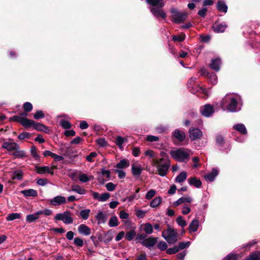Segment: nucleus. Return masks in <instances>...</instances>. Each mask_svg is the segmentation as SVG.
<instances>
[{"label": "nucleus", "instance_id": "obj_7", "mask_svg": "<svg viewBox=\"0 0 260 260\" xmlns=\"http://www.w3.org/2000/svg\"><path fill=\"white\" fill-rule=\"evenodd\" d=\"M200 112L203 116L208 117L214 112V110L212 105L210 104H206L205 105L201 107Z\"/></svg>", "mask_w": 260, "mask_h": 260}, {"label": "nucleus", "instance_id": "obj_40", "mask_svg": "<svg viewBox=\"0 0 260 260\" xmlns=\"http://www.w3.org/2000/svg\"><path fill=\"white\" fill-rule=\"evenodd\" d=\"M144 230L147 234H151L153 233V226L150 223H146L144 225Z\"/></svg>", "mask_w": 260, "mask_h": 260}, {"label": "nucleus", "instance_id": "obj_55", "mask_svg": "<svg viewBox=\"0 0 260 260\" xmlns=\"http://www.w3.org/2000/svg\"><path fill=\"white\" fill-rule=\"evenodd\" d=\"M23 109L26 112H30L32 109V106L30 103L26 102L23 105Z\"/></svg>", "mask_w": 260, "mask_h": 260}, {"label": "nucleus", "instance_id": "obj_18", "mask_svg": "<svg viewBox=\"0 0 260 260\" xmlns=\"http://www.w3.org/2000/svg\"><path fill=\"white\" fill-rule=\"evenodd\" d=\"M192 201V199L189 196H185L179 198L178 200L173 203L174 207H177L180 204L184 203H191Z\"/></svg>", "mask_w": 260, "mask_h": 260}, {"label": "nucleus", "instance_id": "obj_13", "mask_svg": "<svg viewBox=\"0 0 260 260\" xmlns=\"http://www.w3.org/2000/svg\"><path fill=\"white\" fill-rule=\"evenodd\" d=\"M161 8H160L159 6L157 7H152L150 9V11L153 15L156 17H160L162 18H165L166 17V14L164 11L161 9Z\"/></svg>", "mask_w": 260, "mask_h": 260}, {"label": "nucleus", "instance_id": "obj_35", "mask_svg": "<svg viewBox=\"0 0 260 260\" xmlns=\"http://www.w3.org/2000/svg\"><path fill=\"white\" fill-rule=\"evenodd\" d=\"M126 141H127L126 139L120 136H118L117 137H116V140H115L116 144H117V145L118 146V147H119V148L120 149H123L122 144L124 142H126Z\"/></svg>", "mask_w": 260, "mask_h": 260}, {"label": "nucleus", "instance_id": "obj_37", "mask_svg": "<svg viewBox=\"0 0 260 260\" xmlns=\"http://www.w3.org/2000/svg\"><path fill=\"white\" fill-rule=\"evenodd\" d=\"M118 223L117 218L116 216H112L109 220L108 225L110 227H115L118 226Z\"/></svg>", "mask_w": 260, "mask_h": 260}, {"label": "nucleus", "instance_id": "obj_14", "mask_svg": "<svg viewBox=\"0 0 260 260\" xmlns=\"http://www.w3.org/2000/svg\"><path fill=\"white\" fill-rule=\"evenodd\" d=\"M227 25L225 22L214 23L212 26L213 29L215 32L220 33L223 32L226 29Z\"/></svg>", "mask_w": 260, "mask_h": 260}, {"label": "nucleus", "instance_id": "obj_1", "mask_svg": "<svg viewBox=\"0 0 260 260\" xmlns=\"http://www.w3.org/2000/svg\"><path fill=\"white\" fill-rule=\"evenodd\" d=\"M161 158L154 159L151 161V165L156 169V174L160 176H165L170 167V161L168 159L167 154L165 152L160 153Z\"/></svg>", "mask_w": 260, "mask_h": 260}, {"label": "nucleus", "instance_id": "obj_56", "mask_svg": "<svg viewBox=\"0 0 260 260\" xmlns=\"http://www.w3.org/2000/svg\"><path fill=\"white\" fill-rule=\"evenodd\" d=\"M209 81L212 84H215L217 82V77L214 73H212L209 75Z\"/></svg>", "mask_w": 260, "mask_h": 260}, {"label": "nucleus", "instance_id": "obj_21", "mask_svg": "<svg viewBox=\"0 0 260 260\" xmlns=\"http://www.w3.org/2000/svg\"><path fill=\"white\" fill-rule=\"evenodd\" d=\"M78 231L80 234L86 236L89 235L91 233L90 229L84 224H82L79 226Z\"/></svg>", "mask_w": 260, "mask_h": 260}, {"label": "nucleus", "instance_id": "obj_23", "mask_svg": "<svg viewBox=\"0 0 260 260\" xmlns=\"http://www.w3.org/2000/svg\"><path fill=\"white\" fill-rule=\"evenodd\" d=\"M33 127L37 131H43L46 133L49 131L47 126L42 123L37 122L36 121L34 122Z\"/></svg>", "mask_w": 260, "mask_h": 260}, {"label": "nucleus", "instance_id": "obj_31", "mask_svg": "<svg viewBox=\"0 0 260 260\" xmlns=\"http://www.w3.org/2000/svg\"><path fill=\"white\" fill-rule=\"evenodd\" d=\"M71 188L72 191L77 192L80 194H84L86 193V190L78 185H72Z\"/></svg>", "mask_w": 260, "mask_h": 260}, {"label": "nucleus", "instance_id": "obj_5", "mask_svg": "<svg viewBox=\"0 0 260 260\" xmlns=\"http://www.w3.org/2000/svg\"><path fill=\"white\" fill-rule=\"evenodd\" d=\"M162 236L169 244H174L177 241V233L171 228L164 231Z\"/></svg>", "mask_w": 260, "mask_h": 260}, {"label": "nucleus", "instance_id": "obj_41", "mask_svg": "<svg viewBox=\"0 0 260 260\" xmlns=\"http://www.w3.org/2000/svg\"><path fill=\"white\" fill-rule=\"evenodd\" d=\"M90 213V209H85L80 211V215L82 219L86 220L88 218Z\"/></svg>", "mask_w": 260, "mask_h": 260}, {"label": "nucleus", "instance_id": "obj_12", "mask_svg": "<svg viewBox=\"0 0 260 260\" xmlns=\"http://www.w3.org/2000/svg\"><path fill=\"white\" fill-rule=\"evenodd\" d=\"M18 145L15 142H4L2 146L4 149L7 150L9 152L14 151L18 148Z\"/></svg>", "mask_w": 260, "mask_h": 260}, {"label": "nucleus", "instance_id": "obj_25", "mask_svg": "<svg viewBox=\"0 0 260 260\" xmlns=\"http://www.w3.org/2000/svg\"><path fill=\"white\" fill-rule=\"evenodd\" d=\"M147 3L153 6H159L160 8H162L164 6L165 4L163 0H146Z\"/></svg>", "mask_w": 260, "mask_h": 260}, {"label": "nucleus", "instance_id": "obj_3", "mask_svg": "<svg viewBox=\"0 0 260 260\" xmlns=\"http://www.w3.org/2000/svg\"><path fill=\"white\" fill-rule=\"evenodd\" d=\"M171 157L179 162H184L187 160L190 155V151L184 148H180L170 151Z\"/></svg>", "mask_w": 260, "mask_h": 260}, {"label": "nucleus", "instance_id": "obj_42", "mask_svg": "<svg viewBox=\"0 0 260 260\" xmlns=\"http://www.w3.org/2000/svg\"><path fill=\"white\" fill-rule=\"evenodd\" d=\"M245 260H260V251H256L250 254Z\"/></svg>", "mask_w": 260, "mask_h": 260}, {"label": "nucleus", "instance_id": "obj_49", "mask_svg": "<svg viewBox=\"0 0 260 260\" xmlns=\"http://www.w3.org/2000/svg\"><path fill=\"white\" fill-rule=\"evenodd\" d=\"M190 245V242L189 241H187V242H180L179 244H178V245L177 246L178 247V249L179 250H182L185 248H187Z\"/></svg>", "mask_w": 260, "mask_h": 260}, {"label": "nucleus", "instance_id": "obj_61", "mask_svg": "<svg viewBox=\"0 0 260 260\" xmlns=\"http://www.w3.org/2000/svg\"><path fill=\"white\" fill-rule=\"evenodd\" d=\"M110 197V195L109 193H104L100 195V201L101 202H105Z\"/></svg>", "mask_w": 260, "mask_h": 260}, {"label": "nucleus", "instance_id": "obj_47", "mask_svg": "<svg viewBox=\"0 0 260 260\" xmlns=\"http://www.w3.org/2000/svg\"><path fill=\"white\" fill-rule=\"evenodd\" d=\"M172 38L175 42H182L185 40V35L182 33L178 36H173Z\"/></svg>", "mask_w": 260, "mask_h": 260}, {"label": "nucleus", "instance_id": "obj_16", "mask_svg": "<svg viewBox=\"0 0 260 260\" xmlns=\"http://www.w3.org/2000/svg\"><path fill=\"white\" fill-rule=\"evenodd\" d=\"M173 136L178 141L182 142L185 139V134L184 131L176 129L173 132Z\"/></svg>", "mask_w": 260, "mask_h": 260}, {"label": "nucleus", "instance_id": "obj_44", "mask_svg": "<svg viewBox=\"0 0 260 260\" xmlns=\"http://www.w3.org/2000/svg\"><path fill=\"white\" fill-rule=\"evenodd\" d=\"M13 155L17 157H23L25 156V152L19 149V147L14 151Z\"/></svg>", "mask_w": 260, "mask_h": 260}, {"label": "nucleus", "instance_id": "obj_2", "mask_svg": "<svg viewBox=\"0 0 260 260\" xmlns=\"http://www.w3.org/2000/svg\"><path fill=\"white\" fill-rule=\"evenodd\" d=\"M240 98L236 94H228L222 99L221 105L230 112H237L241 109Z\"/></svg>", "mask_w": 260, "mask_h": 260}, {"label": "nucleus", "instance_id": "obj_64", "mask_svg": "<svg viewBox=\"0 0 260 260\" xmlns=\"http://www.w3.org/2000/svg\"><path fill=\"white\" fill-rule=\"evenodd\" d=\"M61 125L65 129H68L71 127V123L67 120H62L61 121Z\"/></svg>", "mask_w": 260, "mask_h": 260}, {"label": "nucleus", "instance_id": "obj_59", "mask_svg": "<svg viewBox=\"0 0 260 260\" xmlns=\"http://www.w3.org/2000/svg\"><path fill=\"white\" fill-rule=\"evenodd\" d=\"M157 247L160 250H165L167 248V244L165 242L160 241L158 244Z\"/></svg>", "mask_w": 260, "mask_h": 260}, {"label": "nucleus", "instance_id": "obj_38", "mask_svg": "<svg viewBox=\"0 0 260 260\" xmlns=\"http://www.w3.org/2000/svg\"><path fill=\"white\" fill-rule=\"evenodd\" d=\"M161 203V198L160 197L155 198L150 203V206L152 208L157 207Z\"/></svg>", "mask_w": 260, "mask_h": 260}, {"label": "nucleus", "instance_id": "obj_19", "mask_svg": "<svg viewBox=\"0 0 260 260\" xmlns=\"http://www.w3.org/2000/svg\"><path fill=\"white\" fill-rule=\"evenodd\" d=\"M218 174V170L216 169H213L211 172L206 174L204 176V178L206 181L212 182L214 180Z\"/></svg>", "mask_w": 260, "mask_h": 260}, {"label": "nucleus", "instance_id": "obj_22", "mask_svg": "<svg viewBox=\"0 0 260 260\" xmlns=\"http://www.w3.org/2000/svg\"><path fill=\"white\" fill-rule=\"evenodd\" d=\"M40 216V213L39 211L31 214H29L26 216V220L29 223H31L37 219H39Z\"/></svg>", "mask_w": 260, "mask_h": 260}, {"label": "nucleus", "instance_id": "obj_8", "mask_svg": "<svg viewBox=\"0 0 260 260\" xmlns=\"http://www.w3.org/2000/svg\"><path fill=\"white\" fill-rule=\"evenodd\" d=\"M189 137L191 140H196L201 138L203 135L202 131L197 128H191L189 131Z\"/></svg>", "mask_w": 260, "mask_h": 260}, {"label": "nucleus", "instance_id": "obj_46", "mask_svg": "<svg viewBox=\"0 0 260 260\" xmlns=\"http://www.w3.org/2000/svg\"><path fill=\"white\" fill-rule=\"evenodd\" d=\"M136 236V233L134 230H131L126 233L125 238L128 241L132 240Z\"/></svg>", "mask_w": 260, "mask_h": 260}, {"label": "nucleus", "instance_id": "obj_63", "mask_svg": "<svg viewBox=\"0 0 260 260\" xmlns=\"http://www.w3.org/2000/svg\"><path fill=\"white\" fill-rule=\"evenodd\" d=\"M146 140L147 141L151 142H156L158 141L159 137L157 136H154L152 135H148L147 136Z\"/></svg>", "mask_w": 260, "mask_h": 260}, {"label": "nucleus", "instance_id": "obj_50", "mask_svg": "<svg viewBox=\"0 0 260 260\" xmlns=\"http://www.w3.org/2000/svg\"><path fill=\"white\" fill-rule=\"evenodd\" d=\"M179 251L177 246H175L173 248H170L167 249L166 252L169 254L176 253Z\"/></svg>", "mask_w": 260, "mask_h": 260}, {"label": "nucleus", "instance_id": "obj_45", "mask_svg": "<svg viewBox=\"0 0 260 260\" xmlns=\"http://www.w3.org/2000/svg\"><path fill=\"white\" fill-rule=\"evenodd\" d=\"M198 88L199 89L197 90V91L200 94H203V98H205L208 96L209 94V91L208 90L201 87H199Z\"/></svg>", "mask_w": 260, "mask_h": 260}, {"label": "nucleus", "instance_id": "obj_28", "mask_svg": "<svg viewBox=\"0 0 260 260\" xmlns=\"http://www.w3.org/2000/svg\"><path fill=\"white\" fill-rule=\"evenodd\" d=\"M78 179L80 181L85 183L89 180H92L93 179V177L92 175L88 176L86 174L81 173L79 175Z\"/></svg>", "mask_w": 260, "mask_h": 260}, {"label": "nucleus", "instance_id": "obj_58", "mask_svg": "<svg viewBox=\"0 0 260 260\" xmlns=\"http://www.w3.org/2000/svg\"><path fill=\"white\" fill-rule=\"evenodd\" d=\"M23 118L24 117H22L21 116H19H19L15 115V116H13L11 117L10 118V120L11 121H14L18 122H19L21 124V122H22Z\"/></svg>", "mask_w": 260, "mask_h": 260}, {"label": "nucleus", "instance_id": "obj_26", "mask_svg": "<svg viewBox=\"0 0 260 260\" xmlns=\"http://www.w3.org/2000/svg\"><path fill=\"white\" fill-rule=\"evenodd\" d=\"M233 128L243 135L246 134L247 130L243 124L239 123L233 126Z\"/></svg>", "mask_w": 260, "mask_h": 260}, {"label": "nucleus", "instance_id": "obj_39", "mask_svg": "<svg viewBox=\"0 0 260 260\" xmlns=\"http://www.w3.org/2000/svg\"><path fill=\"white\" fill-rule=\"evenodd\" d=\"M23 173L22 171L20 170H17L13 172L12 179L13 180L17 179L21 180L22 178Z\"/></svg>", "mask_w": 260, "mask_h": 260}, {"label": "nucleus", "instance_id": "obj_57", "mask_svg": "<svg viewBox=\"0 0 260 260\" xmlns=\"http://www.w3.org/2000/svg\"><path fill=\"white\" fill-rule=\"evenodd\" d=\"M136 216L139 217V218H143L147 212L146 211H144V210H136Z\"/></svg>", "mask_w": 260, "mask_h": 260}, {"label": "nucleus", "instance_id": "obj_11", "mask_svg": "<svg viewBox=\"0 0 260 260\" xmlns=\"http://www.w3.org/2000/svg\"><path fill=\"white\" fill-rule=\"evenodd\" d=\"M157 240V239L156 238L150 237L148 238H147L145 240L141 242V243L143 246L151 249V248L156 244Z\"/></svg>", "mask_w": 260, "mask_h": 260}, {"label": "nucleus", "instance_id": "obj_60", "mask_svg": "<svg viewBox=\"0 0 260 260\" xmlns=\"http://www.w3.org/2000/svg\"><path fill=\"white\" fill-rule=\"evenodd\" d=\"M97 144L101 147H105L107 145V143L104 138H99L96 140Z\"/></svg>", "mask_w": 260, "mask_h": 260}, {"label": "nucleus", "instance_id": "obj_4", "mask_svg": "<svg viewBox=\"0 0 260 260\" xmlns=\"http://www.w3.org/2000/svg\"><path fill=\"white\" fill-rule=\"evenodd\" d=\"M54 219L55 221H62L66 224H70L73 222L72 213L69 211L56 214Z\"/></svg>", "mask_w": 260, "mask_h": 260}, {"label": "nucleus", "instance_id": "obj_15", "mask_svg": "<svg viewBox=\"0 0 260 260\" xmlns=\"http://www.w3.org/2000/svg\"><path fill=\"white\" fill-rule=\"evenodd\" d=\"M36 171L38 174H43L45 173H50L52 175L54 174L52 169H50L48 166H37L36 167Z\"/></svg>", "mask_w": 260, "mask_h": 260}, {"label": "nucleus", "instance_id": "obj_30", "mask_svg": "<svg viewBox=\"0 0 260 260\" xmlns=\"http://www.w3.org/2000/svg\"><path fill=\"white\" fill-rule=\"evenodd\" d=\"M217 9L218 11L226 13L228 10V6L223 1H219L217 4Z\"/></svg>", "mask_w": 260, "mask_h": 260}, {"label": "nucleus", "instance_id": "obj_17", "mask_svg": "<svg viewBox=\"0 0 260 260\" xmlns=\"http://www.w3.org/2000/svg\"><path fill=\"white\" fill-rule=\"evenodd\" d=\"M221 65V60L219 58L213 59L210 64V67L216 72H218L220 70Z\"/></svg>", "mask_w": 260, "mask_h": 260}, {"label": "nucleus", "instance_id": "obj_20", "mask_svg": "<svg viewBox=\"0 0 260 260\" xmlns=\"http://www.w3.org/2000/svg\"><path fill=\"white\" fill-rule=\"evenodd\" d=\"M199 226V221L197 219H194L192 220L189 225L188 229L189 232H195L197 231Z\"/></svg>", "mask_w": 260, "mask_h": 260}, {"label": "nucleus", "instance_id": "obj_62", "mask_svg": "<svg viewBox=\"0 0 260 260\" xmlns=\"http://www.w3.org/2000/svg\"><path fill=\"white\" fill-rule=\"evenodd\" d=\"M30 137V134L27 132H23L19 135L18 138L20 140L27 139Z\"/></svg>", "mask_w": 260, "mask_h": 260}, {"label": "nucleus", "instance_id": "obj_6", "mask_svg": "<svg viewBox=\"0 0 260 260\" xmlns=\"http://www.w3.org/2000/svg\"><path fill=\"white\" fill-rule=\"evenodd\" d=\"M173 21L176 23H180L185 20L187 13L178 11L175 8L171 9Z\"/></svg>", "mask_w": 260, "mask_h": 260}, {"label": "nucleus", "instance_id": "obj_51", "mask_svg": "<svg viewBox=\"0 0 260 260\" xmlns=\"http://www.w3.org/2000/svg\"><path fill=\"white\" fill-rule=\"evenodd\" d=\"M45 117V114L41 110L37 111L34 115V117L36 119L43 118Z\"/></svg>", "mask_w": 260, "mask_h": 260}, {"label": "nucleus", "instance_id": "obj_33", "mask_svg": "<svg viewBox=\"0 0 260 260\" xmlns=\"http://www.w3.org/2000/svg\"><path fill=\"white\" fill-rule=\"evenodd\" d=\"M187 178V173L186 172L183 171L181 172L179 175L175 179V181L176 182L181 183L186 180Z\"/></svg>", "mask_w": 260, "mask_h": 260}, {"label": "nucleus", "instance_id": "obj_48", "mask_svg": "<svg viewBox=\"0 0 260 260\" xmlns=\"http://www.w3.org/2000/svg\"><path fill=\"white\" fill-rule=\"evenodd\" d=\"M176 222L177 224L182 228H184L187 225L186 221L183 219L181 216H180L177 218Z\"/></svg>", "mask_w": 260, "mask_h": 260}, {"label": "nucleus", "instance_id": "obj_43", "mask_svg": "<svg viewBox=\"0 0 260 260\" xmlns=\"http://www.w3.org/2000/svg\"><path fill=\"white\" fill-rule=\"evenodd\" d=\"M21 217L20 214L18 213H13L9 214L7 217V220L8 221H12L16 219H19Z\"/></svg>", "mask_w": 260, "mask_h": 260}, {"label": "nucleus", "instance_id": "obj_27", "mask_svg": "<svg viewBox=\"0 0 260 260\" xmlns=\"http://www.w3.org/2000/svg\"><path fill=\"white\" fill-rule=\"evenodd\" d=\"M21 193L26 197H36L38 194L37 191L33 189H29L22 190Z\"/></svg>", "mask_w": 260, "mask_h": 260}, {"label": "nucleus", "instance_id": "obj_34", "mask_svg": "<svg viewBox=\"0 0 260 260\" xmlns=\"http://www.w3.org/2000/svg\"><path fill=\"white\" fill-rule=\"evenodd\" d=\"M30 153L31 156L33 157L35 160H39L40 158V156L38 153V151L37 148L32 146L30 148Z\"/></svg>", "mask_w": 260, "mask_h": 260}, {"label": "nucleus", "instance_id": "obj_9", "mask_svg": "<svg viewBox=\"0 0 260 260\" xmlns=\"http://www.w3.org/2000/svg\"><path fill=\"white\" fill-rule=\"evenodd\" d=\"M143 170V167L139 162H135L132 165V173L134 176H139Z\"/></svg>", "mask_w": 260, "mask_h": 260}, {"label": "nucleus", "instance_id": "obj_32", "mask_svg": "<svg viewBox=\"0 0 260 260\" xmlns=\"http://www.w3.org/2000/svg\"><path fill=\"white\" fill-rule=\"evenodd\" d=\"M129 162L128 160L123 159L121 160L117 165L116 167L118 169H123L129 166Z\"/></svg>", "mask_w": 260, "mask_h": 260}, {"label": "nucleus", "instance_id": "obj_52", "mask_svg": "<svg viewBox=\"0 0 260 260\" xmlns=\"http://www.w3.org/2000/svg\"><path fill=\"white\" fill-rule=\"evenodd\" d=\"M74 243L77 246L82 247L83 245L84 242L83 240L80 238L76 237L74 239Z\"/></svg>", "mask_w": 260, "mask_h": 260}, {"label": "nucleus", "instance_id": "obj_54", "mask_svg": "<svg viewBox=\"0 0 260 260\" xmlns=\"http://www.w3.org/2000/svg\"><path fill=\"white\" fill-rule=\"evenodd\" d=\"M97 153L95 152H91L89 155L86 157V159L88 162H93V158L97 156Z\"/></svg>", "mask_w": 260, "mask_h": 260}, {"label": "nucleus", "instance_id": "obj_10", "mask_svg": "<svg viewBox=\"0 0 260 260\" xmlns=\"http://www.w3.org/2000/svg\"><path fill=\"white\" fill-rule=\"evenodd\" d=\"M66 202L67 200L66 198L61 196H56L50 200V204L54 206L64 204Z\"/></svg>", "mask_w": 260, "mask_h": 260}, {"label": "nucleus", "instance_id": "obj_53", "mask_svg": "<svg viewBox=\"0 0 260 260\" xmlns=\"http://www.w3.org/2000/svg\"><path fill=\"white\" fill-rule=\"evenodd\" d=\"M155 193L156 191L154 189H150L146 193L145 198L147 200H150L155 196Z\"/></svg>", "mask_w": 260, "mask_h": 260}, {"label": "nucleus", "instance_id": "obj_29", "mask_svg": "<svg viewBox=\"0 0 260 260\" xmlns=\"http://www.w3.org/2000/svg\"><path fill=\"white\" fill-rule=\"evenodd\" d=\"M35 121L32 120L28 119L26 118H23L22 122L21 124L25 127V128H29L30 127H33L34 123Z\"/></svg>", "mask_w": 260, "mask_h": 260}, {"label": "nucleus", "instance_id": "obj_24", "mask_svg": "<svg viewBox=\"0 0 260 260\" xmlns=\"http://www.w3.org/2000/svg\"><path fill=\"white\" fill-rule=\"evenodd\" d=\"M188 183L190 185L194 186L197 188H199L201 186L202 182L196 177H191L188 179Z\"/></svg>", "mask_w": 260, "mask_h": 260}, {"label": "nucleus", "instance_id": "obj_36", "mask_svg": "<svg viewBox=\"0 0 260 260\" xmlns=\"http://www.w3.org/2000/svg\"><path fill=\"white\" fill-rule=\"evenodd\" d=\"M95 217L99 223H104L106 220V216L102 211H99Z\"/></svg>", "mask_w": 260, "mask_h": 260}]
</instances>
